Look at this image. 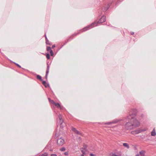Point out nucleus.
Instances as JSON below:
<instances>
[{
	"label": "nucleus",
	"mask_w": 156,
	"mask_h": 156,
	"mask_svg": "<svg viewBox=\"0 0 156 156\" xmlns=\"http://www.w3.org/2000/svg\"><path fill=\"white\" fill-rule=\"evenodd\" d=\"M123 0H110L108 3L105 4L102 7L101 10L98 11L99 15L102 14V11L106 12L108 10L110 6L113 4H115L116 6H118Z\"/></svg>",
	"instance_id": "obj_1"
},
{
	"label": "nucleus",
	"mask_w": 156,
	"mask_h": 156,
	"mask_svg": "<svg viewBox=\"0 0 156 156\" xmlns=\"http://www.w3.org/2000/svg\"><path fill=\"white\" fill-rule=\"evenodd\" d=\"M106 20V16L105 15H103L101 18L98 21L97 20L94 21L90 25L84 27V29H86V30H88L90 29H91L97 26L99 23H101L104 22Z\"/></svg>",
	"instance_id": "obj_2"
},
{
	"label": "nucleus",
	"mask_w": 156,
	"mask_h": 156,
	"mask_svg": "<svg viewBox=\"0 0 156 156\" xmlns=\"http://www.w3.org/2000/svg\"><path fill=\"white\" fill-rule=\"evenodd\" d=\"M65 143L64 140L62 138H60L58 139L57 141V144L59 146H62Z\"/></svg>",
	"instance_id": "obj_3"
},
{
	"label": "nucleus",
	"mask_w": 156,
	"mask_h": 156,
	"mask_svg": "<svg viewBox=\"0 0 156 156\" xmlns=\"http://www.w3.org/2000/svg\"><path fill=\"white\" fill-rule=\"evenodd\" d=\"M133 123L131 124L132 126L136 127L140 125L139 122L136 119H133Z\"/></svg>",
	"instance_id": "obj_4"
},
{
	"label": "nucleus",
	"mask_w": 156,
	"mask_h": 156,
	"mask_svg": "<svg viewBox=\"0 0 156 156\" xmlns=\"http://www.w3.org/2000/svg\"><path fill=\"white\" fill-rule=\"evenodd\" d=\"M58 118L59 120V122L60 123V128L62 129L64 127V125L62 124L63 122V120L62 119V116L60 114H59L58 115Z\"/></svg>",
	"instance_id": "obj_5"
},
{
	"label": "nucleus",
	"mask_w": 156,
	"mask_h": 156,
	"mask_svg": "<svg viewBox=\"0 0 156 156\" xmlns=\"http://www.w3.org/2000/svg\"><path fill=\"white\" fill-rule=\"evenodd\" d=\"M83 28L82 29H81V30H79L76 33H74L71 36H72V39H73V38H74V36H77V35L80 34L81 32V31L83 30V31H87V30H86V29H83V28Z\"/></svg>",
	"instance_id": "obj_6"
},
{
	"label": "nucleus",
	"mask_w": 156,
	"mask_h": 156,
	"mask_svg": "<svg viewBox=\"0 0 156 156\" xmlns=\"http://www.w3.org/2000/svg\"><path fill=\"white\" fill-rule=\"evenodd\" d=\"M135 114H133L132 112H130L129 115L127 116V118L130 120H131L135 117Z\"/></svg>",
	"instance_id": "obj_7"
},
{
	"label": "nucleus",
	"mask_w": 156,
	"mask_h": 156,
	"mask_svg": "<svg viewBox=\"0 0 156 156\" xmlns=\"http://www.w3.org/2000/svg\"><path fill=\"white\" fill-rule=\"evenodd\" d=\"M120 121V120L115 119V120L112 121L111 122H106L105 123V125H110L111 124H112V123L115 124V123H116Z\"/></svg>",
	"instance_id": "obj_8"
},
{
	"label": "nucleus",
	"mask_w": 156,
	"mask_h": 156,
	"mask_svg": "<svg viewBox=\"0 0 156 156\" xmlns=\"http://www.w3.org/2000/svg\"><path fill=\"white\" fill-rule=\"evenodd\" d=\"M72 130L77 134L80 135L82 136H83L82 134L81 133L80 131L77 130L75 128L72 127Z\"/></svg>",
	"instance_id": "obj_9"
},
{
	"label": "nucleus",
	"mask_w": 156,
	"mask_h": 156,
	"mask_svg": "<svg viewBox=\"0 0 156 156\" xmlns=\"http://www.w3.org/2000/svg\"><path fill=\"white\" fill-rule=\"evenodd\" d=\"M47 69L46 73L45 78H47V75L49 73V66L48 64V63H47Z\"/></svg>",
	"instance_id": "obj_10"
},
{
	"label": "nucleus",
	"mask_w": 156,
	"mask_h": 156,
	"mask_svg": "<svg viewBox=\"0 0 156 156\" xmlns=\"http://www.w3.org/2000/svg\"><path fill=\"white\" fill-rule=\"evenodd\" d=\"M140 132V130H137L136 131H132L131 133L133 134H136Z\"/></svg>",
	"instance_id": "obj_11"
},
{
	"label": "nucleus",
	"mask_w": 156,
	"mask_h": 156,
	"mask_svg": "<svg viewBox=\"0 0 156 156\" xmlns=\"http://www.w3.org/2000/svg\"><path fill=\"white\" fill-rule=\"evenodd\" d=\"M87 146L85 144H83V147L80 149H82V150H84L85 151H87Z\"/></svg>",
	"instance_id": "obj_12"
},
{
	"label": "nucleus",
	"mask_w": 156,
	"mask_h": 156,
	"mask_svg": "<svg viewBox=\"0 0 156 156\" xmlns=\"http://www.w3.org/2000/svg\"><path fill=\"white\" fill-rule=\"evenodd\" d=\"M156 134L155 130V128H154L151 132V135L153 136H155Z\"/></svg>",
	"instance_id": "obj_13"
},
{
	"label": "nucleus",
	"mask_w": 156,
	"mask_h": 156,
	"mask_svg": "<svg viewBox=\"0 0 156 156\" xmlns=\"http://www.w3.org/2000/svg\"><path fill=\"white\" fill-rule=\"evenodd\" d=\"M71 38L72 39V36L69 37L67 40V41H65L64 43L62 45V47L64 46L65 44H66L68 42L70 41V39Z\"/></svg>",
	"instance_id": "obj_14"
},
{
	"label": "nucleus",
	"mask_w": 156,
	"mask_h": 156,
	"mask_svg": "<svg viewBox=\"0 0 156 156\" xmlns=\"http://www.w3.org/2000/svg\"><path fill=\"white\" fill-rule=\"evenodd\" d=\"M123 146L124 147H126L127 149H129V145L128 144L126 143H123Z\"/></svg>",
	"instance_id": "obj_15"
},
{
	"label": "nucleus",
	"mask_w": 156,
	"mask_h": 156,
	"mask_svg": "<svg viewBox=\"0 0 156 156\" xmlns=\"http://www.w3.org/2000/svg\"><path fill=\"white\" fill-rule=\"evenodd\" d=\"M42 83L46 87H48V84L46 83L45 81H43Z\"/></svg>",
	"instance_id": "obj_16"
},
{
	"label": "nucleus",
	"mask_w": 156,
	"mask_h": 156,
	"mask_svg": "<svg viewBox=\"0 0 156 156\" xmlns=\"http://www.w3.org/2000/svg\"><path fill=\"white\" fill-rule=\"evenodd\" d=\"M80 151L82 153V154L81 155H86V154L85 153V151H85L84 150H82V149H80Z\"/></svg>",
	"instance_id": "obj_17"
},
{
	"label": "nucleus",
	"mask_w": 156,
	"mask_h": 156,
	"mask_svg": "<svg viewBox=\"0 0 156 156\" xmlns=\"http://www.w3.org/2000/svg\"><path fill=\"white\" fill-rule=\"evenodd\" d=\"M140 154L141 155H144L145 151H144L142 150L140 152Z\"/></svg>",
	"instance_id": "obj_18"
},
{
	"label": "nucleus",
	"mask_w": 156,
	"mask_h": 156,
	"mask_svg": "<svg viewBox=\"0 0 156 156\" xmlns=\"http://www.w3.org/2000/svg\"><path fill=\"white\" fill-rule=\"evenodd\" d=\"M48 156V154L46 152H45L43 154H40L38 156Z\"/></svg>",
	"instance_id": "obj_19"
},
{
	"label": "nucleus",
	"mask_w": 156,
	"mask_h": 156,
	"mask_svg": "<svg viewBox=\"0 0 156 156\" xmlns=\"http://www.w3.org/2000/svg\"><path fill=\"white\" fill-rule=\"evenodd\" d=\"M54 105L57 107L58 108H60L61 106L58 103H55Z\"/></svg>",
	"instance_id": "obj_20"
},
{
	"label": "nucleus",
	"mask_w": 156,
	"mask_h": 156,
	"mask_svg": "<svg viewBox=\"0 0 156 156\" xmlns=\"http://www.w3.org/2000/svg\"><path fill=\"white\" fill-rule=\"evenodd\" d=\"M10 61L11 62L14 63L15 64L16 66H18L20 68H21V66H20L19 64H17V63H16L15 62H12V61L11 60H10Z\"/></svg>",
	"instance_id": "obj_21"
},
{
	"label": "nucleus",
	"mask_w": 156,
	"mask_h": 156,
	"mask_svg": "<svg viewBox=\"0 0 156 156\" xmlns=\"http://www.w3.org/2000/svg\"><path fill=\"white\" fill-rule=\"evenodd\" d=\"M132 123H131L129 122H128L126 124V126H129L130 127L131 126H132Z\"/></svg>",
	"instance_id": "obj_22"
},
{
	"label": "nucleus",
	"mask_w": 156,
	"mask_h": 156,
	"mask_svg": "<svg viewBox=\"0 0 156 156\" xmlns=\"http://www.w3.org/2000/svg\"><path fill=\"white\" fill-rule=\"evenodd\" d=\"M46 57L48 59H49L50 58V55L49 53H47L46 55Z\"/></svg>",
	"instance_id": "obj_23"
},
{
	"label": "nucleus",
	"mask_w": 156,
	"mask_h": 156,
	"mask_svg": "<svg viewBox=\"0 0 156 156\" xmlns=\"http://www.w3.org/2000/svg\"><path fill=\"white\" fill-rule=\"evenodd\" d=\"M51 50V48L50 47H47V50L48 51H50Z\"/></svg>",
	"instance_id": "obj_24"
},
{
	"label": "nucleus",
	"mask_w": 156,
	"mask_h": 156,
	"mask_svg": "<svg viewBox=\"0 0 156 156\" xmlns=\"http://www.w3.org/2000/svg\"><path fill=\"white\" fill-rule=\"evenodd\" d=\"M50 53L51 56H53L54 55V53L52 50L50 51Z\"/></svg>",
	"instance_id": "obj_25"
},
{
	"label": "nucleus",
	"mask_w": 156,
	"mask_h": 156,
	"mask_svg": "<svg viewBox=\"0 0 156 156\" xmlns=\"http://www.w3.org/2000/svg\"><path fill=\"white\" fill-rule=\"evenodd\" d=\"M60 150L61 151H64L66 150V148L64 147H63L61 148Z\"/></svg>",
	"instance_id": "obj_26"
},
{
	"label": "nucleus",
	"mask_w": 156,
	"mask_h": 156,
	"mask_svg": "<svg viewBox=\"0 0 156 156\" xmlns=\"http://www.w3.org/2000/svg\"><path fill=\"white\" fill-rule=\"evenodd\" d=\"M112 156H121V154H119L118 155L114 154L112 155Z\"/></svg>",
	"instance_id": "obj_27"
},
{
	"label": "nucleus",
	"mask_w": 156,
	"mask_h": 156,
	"mask_svg": "<svg viewBox=\"0 0 156 156\" xmlns=\"http://www.w3.org/2000/svg\"><path fill=\"white\" fill-rule=\"evenodd\" d=\"M50 103L53 104H55V103L54 101L53 100H51L50 101Z\"/></svg>",
	"instance_id": "obj_28"
},
{
	"label": "nucleus",
	"mask_w": 156,
	"mask_h": 156,
	"mask_svg": "<svg viewBox=\"0 0 156 156\" xmlns=\"http://www.w3.org/2000/svg\"><path fill=\"white\" fill-rule=\"evenodd\" d=\"M46 44H50L49 43V41L48 40H46Z\"/></svg>",
	"instance_id": "obj_29"
},
{
	"label": "nucleus",
	"mask_w": 156,
	"mask_h": 156,
	"mask_svg": "<svg viewBox=\"0 0 156 156\" xmlns=\"http://www.w3.org/2000/svg\"><path fill=\"white\" fill-rule=\"evenodd\" d=\"M37 78H42V77L40 75H37Z\"/></svg>",
	"instance_id": "obj_30"
},
{
	"label": "nucleus",
	"mask_w": 156,
	"mask_h": 156,
	"mask_svg": "<svg viewBox=\"0 0 156 156\" xmlns=\"http://www.w3.org/2000/svg\"><path fill=\"white\" fill-rule=\"evenodd\" d=\"M64 154L66 155H67L68 154V152H66L64 153Z\"/></svg>",
	"instance_id": "obj_31"
},
{
	"label": "nucleus",
	"mask_w": 156,
	"mask_h": 156,
	"mask_svg": "<svg viewBox=\"0 0 156 156\" xmlns=\"http://www.w3.org/2000/svg\"><path fill=\"white\" fill-rule=\"evenodd\" d=\"M51 156H57V155L55 154H51Z\"/></svg>",
	"instance_id": "obj_32"
},
{
	"label": "nucleus",
	"mask_w": 156,
	"mask_h": 156,
	"mask_svg": "<svg viewBox=\"0 0 156 156\" xmlns=\"http://www.w3.org/2000/svg\"><path fill=\"white\" fill-rule=\"evenodd\" d=\"M90 155L91 156H95V155L93 154L92 153H90Z\"/></svg>",
	"instance_id": "obj_33"
},
{
	"label": "nucleus",
	"mask_w": 156,
	"mask_h": 156,
	"mask_svg": "<svg viewBox=\"0 0 156 156\" xmlns=\"http://www.w3.org/2000/svg\"><path fill=\"white\" fill-rule=\"evenodd\" d=\"M55 45H53L52 46V48H55Z\"/></svg>",
	"instance_id": "obj_34"
},
{
	"label": "nucleus",
	"mask_w": 156,
	"mask_h": 156,
	"mask_svg": "<svg viewBox=\"0 0 156 156\" xmlns=\"http://www.w3.org/2000/svg\"><path fill=\"white\" fill-rule=\"evenodd\" d=\"M130 34L131 35H133V34H134V32H130Z\"/></svg>",
	"instance_id": "obj_35"
},
{
	"label": "nucleus",
	"mask_w": 156,
	"mask_h": 156,
	"mask_svg": "<svg viewBox=\"0 0 156 156\" xmlns=\"http://www.w3.org/2000/svg\"><path fill=\"white\" fill-rule=\"evenodd\" d=\"M140 130V132H143V131H145L146 130L142 129V130Z\"/></svg>",
	"instance_id": "obj_36"
},
{
	"label": "nucleus",
	"mask_w": 156,
	"mask_h": 156,
	"mask_svg": "<svg viewBox=\"0 0 156 156\" xmlns=\"http://www.w3.org/2000/svg\"><path fill=\"white\" fill-rule=\"evenodd\" d=\"M48 99L50 102L51 100L50 98H48Z\"/></svg>",
	"instance_id": "obj_37"
},
{
	"label": "nucleus",
	"mask_w": 156,
	"mask_h": 156,
	"mask_svg": "<svg viewBox=\"0 0 156 156\" xmlns=\"http://www.w3.org/2000/svg\"><path fill=\"white\" fill-rule=\"evenodd\" d=\"M45 39H46V40H48V39L47 38V37L46 35H45Z\"/></svg>",
	"instance_id": "obj_38"
},
{
	"label": "nucleus",
	"mask_w": 156,
	"mask_h": 156,
	"mask_svg": "<svg viewBox=\"0 0 156 156\" xmlns=\"http://www.w3.org/2000/svg\"><path fill=\"white\" fill-rule=\"evenodd\" d=\"M39 80H40L41 81H42V79H41V78H40V79H39Z\"/></svg>",
	"instance_id": "obj_39"
},
{
	"label": "nucleus",
	"mask_w": 156,
	"mask_h": 156,
	"mask_svg": "<svg viewBox=\"0 0 156 156\" xmlns=\"http://www.w3.org/2000/svg\"><path fill=\"white\" fill-rule=\"evenodd\" d=\"M136 156H139V155L138 154H137L136 155Z\"/></svg>",
	"instance_id": "obj_40"
},
{
	"label": "nucleus",
	"mask_w": 156,
	"mask_h": 156,
	"mask_svg": "<svg viewBox=\"0 0 156 156\" xmlns=\"http://www.w3.org/2000/svg\"><path fill=\"white\" fill-rule=\"evenodd\" d=\"M85 155H81V156H84Z\"/></svg>",
	"instance_id": "obj_41"
},
{
	"label": "nucleus",
	"mask_w": 156,
	"mask_h": 156,
	"mask_svg": "<svg viewBox=\"0 0 156 156\" xmlns=\"http://www.w3.org/2000/svg\"><path fill=\"white\" fill-rule=\"evenodd\" d=\"M79 139H80V140H81V138L80 137H79Z\"/></svg>",
	"instance_id": "obj_42"
},
{
	"label": "nucleus",
	"mask_w": 156,
	"mask_h": 156,
	"mask_svg": "<svg viewBox=\"0 0 156 156\" xmlns=\"http://www.w3.org/2000/svg\"><path fill=\"white\" fill-rule=\"evenodd\" d=\"M129 128V129H131V127H130V128Z\"/></svg>",
	"instance_id": "obj_43"
},
{
	"label": "nucleus",
	"mask_w": 156,
	"mask_h": 156,
	"mask_svg": "<svg viewBox=\"0 0 156 156\" xmlns=\"http://www.w3.org/2000/svg\"><path fill=\"white\" fill-rule=\"evenodd\" d=\"M145 156V155H142V156Z\"/></svg>",
	"instance_id": "obj_44"
}]
</instances>
